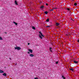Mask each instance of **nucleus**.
<instances>
[{"label":"nucleus","instance_id":"f257e3e1","mask_svg":"<svg viewBox=\"0 0 79 79\" xmlns=\"http://www.w3.org/2000/svg\"><path fill=\"white\" fill-rule=\"evenodd\" d=\"M40 34L39 35V36L41 39H43V38H42V37H44V36L43 35H42V32L41 31H39V32Z\"/></svg>","mask_w":79,"mask_h":79},{"label":"nucleus","instance_id":"f03ea898","mask_svg":"<svg viewBox=\"0 0 79 79\" xmlns=\"http://www.w3.org/2000/svg\"><path fill=\"white\" fill-rule=\"evenodd\" d=\"M15 50H21V48L20 47H15Z\"/></svg>","mask_w":79,"mask_h":79},{"label":"nucleus","instance_id":"7ed1b4c3","mask_svg":"<svg viewBox=\"0 0 79 79\" xmlns=\"http://www.w3.org/2000/svg\"><path fill=\"white\" fill-rule=\"evenodd\" d=\"M45 8V6H40V8L41 9H44Z\"/></svg>","mask_w":79,"mask_h":79},{"label":"nucleus","instance_id":"20e7f679","mask_svg":"<svg viewBox=\"0 0 79 79\" xmlns=\"http://www.w3.org/2000/svg\"><path fill=\"white\" fill-rule=\"evenodd\" d=\"M29 52H30V53H32L33 52V51H32V49H28Z\"/></svg>","mask_w":79,"mask_h":79},{"label":"nucleus","instance_id":"39448f33","mask_svg":"<svg viewBox=\"0 0 79 79\" xmlns=\"http://www.w3.org/2000/svg\"><path fill=\"white\" fill-rule=\"evenodd\" d=\"M73 62L74 63H75V64H77V63H78V61H73Z\"/></svg>","mask_w":79,"mask_h":79},{"label":"nucleus","instance_id":"423d86ee","mask_svg":"<svg viewBox=\"0 0 79 79\" xmlns=\"http://www.w3.org/2000/svg\"><path fill=\"white\" fill-rule=\"evenodd\" d=\"M29 56H30L31 57H33L34 56L33 54H31L29 55Z\"/></svg>","mask_w":79,"mask_h":79},{"label":"nucleus","instance_id":"0eeeda50","mask_svg":"<svg viewBox=\"0 0 79 79\" xmlns=\"http://www.w3.org/2000/svg\"><path fill=\"white\" fill-rule=\"evenodd\" d=\"M4 73V72L2 70H0V73Z\"/></svg>","mask_w":79,"mask_h":79},{"label":"nucleus","instance_id":"6e6552de","mask_svg":"<svg viewBox=\"0 0 79 79\" xmlns=\"http://www.w3.org/2000/svg\"><path fill=\"white\" fill-rule=\"evenodd\" d=\"M3 76H6V74L5 73H4L2 74Z\"/></svg>","mask_w":79,"mask_h":79},{"label":"nucleus","instance_id":"1a4fd4ad","mask_svg":"<svg viewBox=\"0 0 79 79\" xmlns=\"http://www.w3.org/2000/svg\"><path fill=\"white\" fill-rule=\"evenodd\" d=\"M13 23H14V24H15L16 26H17L18 25V23H16V22H13Z\"/></svg>","mask_w":79,"mask_h":79},{"label":"nucleus","instance_id":"9d476101","mask_svg":"<svg viewBox=\"0 0 79 79\" xmlns=\"http://www.w3.org/2000/svg\"><path fill=\"white\" fill-rule=\"evenodd\" d=\"M15 5H18V3H17V1H15Z\"/></svg>","mask_w":79,"mask_h":79},{"label":"nucleus","instance_id":"9b49d317","mask_svg":"<svg viewBox=\"0 0 79 79\" xmlns=\"http://www.w3.org/2000/svg\"><path fill=\"white\" fill-rule=\"evenodd\" d=\"M46 22H48L49 21V19H47L46 20Z\"/></svg>","mask_w":79,"mask_h":79},{"label":"nucleus","instance_id":"f8f14e48","mask_svg":"<svg viewBox=\"0 0 79 79\" xmlns=\"http://www.w3.org/2000/svg\"><path fill=\"white\" fill-rule=\"evenodd\" d=\"M60 24V23H56V26H58Z\"/></svg>","mask_w":79,"mask_h":79},{"label":"nucleus","instance_id":"ddd939ff","mask_svg":"<svg viewBox=\"0 0 79 79\" xmlns=\"http://www.w3.org/2000/svg\"><path fill=\"white\" fill-rule=\"evenodd\" d=\"M69 69L71 71H73V69L72 68H70Z\"/></svg>","mask_w":79,"mask_h":79},{"label":"nucleus","instance_id":"4468645a","mask_svg":"<svg viewBox=\"0 0 79 79\" xmlns=\"http://www.w3.org/2000/svg\"><path fill=\"white\" fill-rule=\"evenodd\" d=\"M44 13H45V14H46V15H47V14H48V12L45 11L44 12Z\"/></svg>","mask_w":79,"mask_h":79},{"label":"nucleus","instance_id":"2eb2a0df","mask_svg":"<svg viewBox=\"0 0 79 79\" xmlns=\"http://www.w3.org/2000/svg\"><path fill=\"white\" fill-rule=\"evenodd\" d=\"M47 27H52V26H46Z\"/></svg>","mask_w":79,"mask_h":79},{"label":"nucleus","instance_id":"dca6fc26","mask_svg":"<svg viewBox=\"0 0 79 79\" xmlns=\"http://www.w3.org/2000/svg\"><path fill=\"white\" fill-rule=\"evenodd\" d=\"M62 78H63V79H66V78H65V77H64V76H62Z\"/></svg>","mask_w":79,"mask_h":79},{"label":"nucleus","instance_id":"f3484780","mask_svg":"<svg viewBox=\"0 0 79 79\" xmlns=\"http://www.w3.org/2000/svg\"><path fill=\"white\" fill-rule=\"evenodd\" d=\"M32 29H35V28L34 27H32Z\"/></svg>","mask_w":79,"mask_h":79},{"label":"nucleus","instance_id":"a211bd4d","mask_svg":"<svg viewBox=\"0 0 79 79\" xmlns=\"http://www.w3.org/2000/svg\"><path fill=\"white\" fill-rule=\"evenodd\" d=\"M74 5H75V6H77V3H74Z\"/></svg>","mask_w":79,"mask_h":79},{"label":"nucleus","instance_id":"6ab92c4d","mask_svg":"<svg viewBox=\"0 0 79 79\" xmlns=\"http://www.w3.org/2000/svg\"><path fill=\"white\" fill-rule=\"evenodd\" d=\"M3 40V39H2V37H0V40Z\"/></svg>","mask_w":79,"mask_h":79},{"label":"nucleus","instance_id":"aec40b11","mask_svg":"<svg viewBox=\"0 0 79 79\" xmlns=\"http://www.w3.org/2000/svg\"><path fill=\"white\" fill-rule=\"evenodd\" d=\"M50 11H53V9H51L50 10Z\"/></svg>","mask_w":79,"mask_h":79},{"label":"nucleus","instance_id":"412c9836","mask_svg":"<svg viewBox=\"0 0 79 79\" xmlns=\"http://www.w3.org/2000/svg\"><path fill=\"white\" fill-rule=\"evenodd\" d=\"M67 10L68 11H69L70 10V9H69V8H67Z\"/></svg>","mask_w":79,"mask_h":79},{"label":"nucleus","instance_id":"4be33fe9","mask_svg":"<svg viewBox=\"0 0 79 79\" xmlns=\"http://www.w3.org/2000/svg\"><path fill=\"white\" fill-rule=\"evenodd\" d=\"M58 61H57L56 63V64H58Z\"/></svg>","mask_w":79,"mask_h":79},{"label":"nucleus","instance_id":"5701e85b","mask_svg":"<svg viewBox=\"0 0 79 79\" xmlns=\"http://www.w3.org/2000/svg\"><path fill=\"white\" fill-rule=\"evenodd\" d=\"M35 79H38V78L37 77H35L34 78Z\"/></svg>","mask_w":79,"mask_h":79},{"label":"nucleus","instance_id":"b1692460","mask_svg":"<svg viewBox=\"0 0 79 79\" xmlns=\"http://www.w3.org/2000/svg\"><path fill=\"white\" fill-rule=\"evenodd\" d=\"M46 5H47V6H48V4H47V3L46 4Z\"/></svg>","mask_w":79,"mask_h":79},{"label":"nucleus","instance_id":"393cba45","mask_svg":"<svg viewBox=\"0 0 79 79\" xmlns=\"http://www.w3.org/2000/svg\"><path fill=\"white\" fill-rule=\"evenodd\" d=\"M49 49L50 50H52V48H50Z\"/></svg>","mask_w":79,"mask_h":79},{"label":"nucleus","instance_id":"a878e982","mask_svg":"<svg viewBox=\"0 0 79 79\" xmlns=\"http://www.w3.org/2000/svg\"><path fill=\"white\" fill-rule=\"evenodd\" d=\"M4 33L5 34H7V32H4Z\"/></svg>","mask_w":79,"mask_h":79},{"label":"nucleus","instance_id":"bb28decb","mask_svg":"<svg viewBox=\"0 0 79 79\" xmlns=\"http://www.w3.org/2000/svg\"><path fill=\"white\" fill-rule=\"evenodd\" d=\"M77 42H78V43H79V40H78L77 41Z\"/></svg>","mask_w":79,"mask_h":79},{"label":"nucleus","instance_id":"cd10ccee","mask_svg":"<svg viewBox=\"0 0 79 79\" xmlns=\"http://www.w3.org/2000/svg\"><path fill=\"white\" fill-rule=\"evenodd\" d=\"M29 44H30V43H28V45H29Z\"/></svg>","mask_w":79,"mask_h":79},{"label":"nucleus","instance_id":"c85d7f7f","mask_svg":"<svg viewBox=\"0 0 79 79\" xmlns=\"http://www.w3.org/2000/svg\"><path fill=\"white\" fill-rule=\"evenodd\" d=\"M28 54H30V52H28Z\"/></svg>","mask_w":79,"mask_h":79},{"label":"nucleus","instance_id":"c756f323","mask_svg":"<svg viewBox=\"0 0 79 79\" xmlns=\"http://www.w3.org/2000/svg\"><path fill=\"white\" fill-rule=\"evenodd\" d=\"M50 52H52V51L51 49L50 50Z\"/></svg>","mask_w":79,"mask_h":79},{"label":"nucleus","instance_id":"7c9ffc66","mask_svg":"<svg viewBox=\"0 0 79 79\" xmlns=\"http://www.w3.org/2000/svg\"><path fill=\"white\" fill-rule=\"evenodd\" d=\"M9 59H10V60H11V58H9Z\"/></svg>","mask_w":79,"mask_h":79},{"label":"nucleus","instance_id":"2f4dec72","mask_svg":"<svg viewBox=\"0 0 79 79\" xmlns=\"http://www.w3.org/2000/svg\"><path fill=\"white\" fill-rule=\"evenodd\" d=\"M17 64H15V65H16Z\"/></svg>","mask_w":79,"mask_h":79},{"label":"nucleus","instance_id":"473e14b6","mask_svg":"<svg viewBox=\"0 0 79 79\" xmlns=\"http://www.w3.org/2000/svg\"><path fill=\"white\" fill-rule=\"evenodd\" d=\"M72 21H74L73 19H72Z\"/></svg>","mask_w":79,"mask_h":79},{"label":"nucleus","instance_id":"72a5a7b5","mask_svg":"<svg viewBox=\"0 0 79 79\" xmlns=\"http://www.w3.org/2000/svg\"><path fill=\"white\" fill-rule=\"evenodd\" d=\"M74 0H72V1H73Z\"/></svg>","mask_w":79,"mask_h":79}]
</instances>
